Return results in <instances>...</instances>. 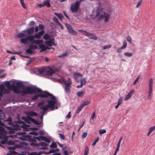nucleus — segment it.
Here are the masks:
<instances>
[{
	"label": "nucleus",
	"mask_w": 155,
	"mask_h": 155,
	"mask_svg": "<svg viewBox=\"0 0 155 155\" xmlns=\"http://www.w3.org/2000/svg\"><path fill=\"white\" fill-rule=\"evenodd\" d=\"M33 36H34V38H35L36 39H39L41 38L40 36V35L38 34V33H37L35 34L34 35H33Z\"/></svg>",
	"instance_id": "40"
},
{
	"label": "nucleus",
	"mask_w": 155,
	"mask_h": 155,
	"mask_svg": "<svg viewBox=\"0 0 155 155\" xmlns=\"http://www.w3.org/2000/svg\"><path fill=\"white\" fill-rule=\"evenodd\" d=\"M123 46L121 47V48H123L124 49L125 48L127 45V43L126 41H124L123 42Z\"/></svg>",
	"instance_id": "51"
},
{
	"label": "nucleus",
	"mask_w": 155,
	"mask_h": 155,
	"mask_svg": "<svg viewBox=\"0 0 155 155\" xmlns=\"http://www.w3.org/2000/svg\"><path fill=\"white\" fill-rule=\"evenodd\" d=\"M44 6L46 5L48 7H49L51 6L49 2L45 1L43 2Z\"/></svg>",
	"instance_id": "35"
},
{
	"label": "nucleus",
	"mask_w": 155,
	"mask_h": 155,
	"mask_svg": "<svg viewBox=\"0 0 155 155\" xmlns=\"http://www.w3.org/2000/svg\"><path fill=\"white\" fill-rule=\"evenodd\" d=\"M43 42V41L41 40H35L34 39L33 44L35 43V44L39 45H40V44L42 43Z\"/></svg>",
	"instance_id": "24"
},
{
	"label": "nucleus",
	"mask_w": 155,
	"mask_h": 155,
	"mask_svg": "<svg viewBox=\"0 0 155 155\" xmlns=\"http://www.w3.org/2000/svg\"><path fill=\"white\" fill-rule=\"evenodd\" d=\"M7 120L8 121V124L9 125H12V119L10 117H9L7 119Z\"/></svg>",
	"instance_id": "49"
},
{
	"label": "nucleus",
	"mask_w": 155,
	"mask_h": 155,
	"mask_svg": "<svg viewBox=\"0 0 155 155\" xmlns=\"http://www.w3.org/2000/svg\"><path fill=\"white\" fill-rule=\"evenodd\" d=\"M40 138L43 141L49 143L51 142L50 140L46 137L44 136H40Z\"/></svg>",
	"instance_id": "22"
},
{
	"label": "nucleus",
	"mask_w": 155,
	"mask_h": 155,
	"mask_svg": "<svg viewBox=\"0 0 155 155\" xmlns=\"http://www.w3.org/2000/svg\"><path fill=\"white\" fill-rule=\"evenodd\" d=\"M89 150V149L88 148V147L87 146H86L85 147V149L84 153V155H87L88 153Z\"/></svg>",
	"instance_id": "44"
},
{
	"label": "nucleus",
	"mask_w": 155,
	"mask_h": 155,
	"mask_svg": "<svg viewBox=\"0 0 155 155\" xmlns=\"http://www.w3.org/2000/svg\"><path fill=\"white\" fill-rule=\"evenodd\" d=\"M39 145L43 147V148H46L48 144L44 142H41L39 143Z\"/></svg>",
	"instance_id": "28"
},
{
	"label": "nucleus",
	"mask_w": 155,
	"mask_h": 155,
	"mask_svg": "<svg viewBox=\"0 0 155 155\" xmlns=\"http://www.w3.org/2000/svg\"><path fill=\"white\" fill-rule=\"evenodd\" d=\"M149 92L148 93V96L147 97L148 99H150L151 98V95L153 91L149 90Z\"/></svg>",
	"instance_id": "46"
},
{
	"label": "nucleus",
	"mask_w": 155,
	"mask_h": 155,
	"mask_svg": "<svg viewBox=\"0 0 155 155\" xmlns=\"http://www.w3.org/2000/svg\"><path fill=\"white\" fill-rule=\"evenodd\" d=\"M72 84V81L71 80L68 78V81L67 83H65V85H67L71 86V85Z\"/></svg>",
	"instance_id": "41"
},
{
	"label": "nucleus",
	"mask_w": 155,
	"mask_h": 155,
	"mask_svg": "<svg viewBox=\"0 0 155 155\" xmlns=\"http://www.w3.org/2000/svg\"><path fill=\"white\" fill-rule=\"evenodd\" d=\"M80 2L78 1L75 2L74 4L71 5L70 9L72 13L78 11Z\"/></svg>",
	"instance_id": "6"
},
{
	"label": "nucleus",
	"mask_w": 155,
	"mask_h": 155,
	"mask_svg": "<svg viewBox=\"0 0 155 155\" xmlns=\"http://www.w3.org/2000/svg\"><path fill=\"white\" fill-rule=\"evenodd\" d=\"M21 4V5L22 6V7H23L24 8H26V7H25V3L24 2V0H19Z\"/></svg>",
	"instance_id": "50"
},
{
	"label": "nucleus",
	"mask_w": 155,
	"mask_h": 155,
	"mask_svg": "<svg viewBox=\"0 0 155 155\" xmlns=\"http://www.w3.org/2000/svg\"><path fill=\"white\" fill-rule=\"evenodd\" d=\"M106 131L105 129H101L99 131V134H102L106 133Z\"/></svg>",
	"instance_id": "47"
},
{
	"label": "nucleus",
	"mask_w": 155,
	"mask_h": 155,
	"mask_svg": "<svg viewBox=\"0 0 155 155\" xmlns=\"http://www.w3.org/2000/svg\"><path fill=\"white\" fill-rule=\"evenodd\" d=\"M16 84L18 88H21L23 86V84L21 82H17L16 83Z\"/></svg>",
	"instance_id": "29"
},
{
	"label": "nucleus",
	"mask_w": 155,
	"mask_h": 155,
	"mask_svg": "<svg viewBox=\"0 0 155 155\" xmlns=\"http://www.w3.org/2000/svg\"><path fill=\"white\" fill-rule=\"evenodd\" d=\"M26 52L28 53L31 54L33 52V51L32 50L31 48H30L29 47V48L26 50Z\"/></svg>",
	"instance_id": "45"
},
{
	"label": "nucleus",
	"mask_w": 155,
	"mask_h": 155,
	"mask_svg": "<svg viewBox=\"0 0 155 155\" xmlns=\"http://www.w3.org/2000/svg\"><path fill=\"white\" fill-rule=\"evenodd\" d=\"M93 14L95 19L99 21H100L104 19V21L105 22H108L109 21L110 15L104 12L102 9L97 8L96 10H94Z\"/></svg>",
	"instance_id": "1"
},
{
	"label": "nucleus",
	"mask_w": 155,
	"mask_h": 155,
	"mask_svg": "<svg viewBox=\"0 0 155 155\" xmlns=\"http://www.w3.org/2000/svg\"><path fill=\"white\" fill-rule=\"evenodd\" d=\"M67 54H68L67 52H66L63 54H61L60 55L58 56V58H62V57H64L67 56Z\"/></svg>",
	"instance_id": "34"
},
{
	"label": "nucleus",
	"mask_w": 155,
	"mask_h": 155,
	"mask_svg": "<svg viewBox=\"0 0 155 155\" xmlns=\"http://www.w3.org/2000/svg\"><path fill=\"white\" fill-rule=\"evenodd\" d=\"M45 103V102L44 101H42L38 103V106L40 107L39 110V111L42 110L43 111H46L48 110V107H47V105L45 106L43 105Z\"/></svg>",
	"instance_id": "8"
},
{
	"label": "nucleus",
	"mask_w": 155,
	"mask_h": 155,
	"mask_svg": "<svg viewBox=\"0 0 155 155\" xmlns=\"http://www.w3.org/2000/svg\"><path fill=\"white\" fill-rule=\"evenodd\" d=\"M25 127V126L24 124L21 125L20 126L17 125L14 127V129L15 130H20L21 129V128L24 129Z\"/></svg>",
	"instance_id": "19"
},
{
	"label": "nucleus",
	"mask_w": 155,
	"mask_h": 155,
	"mask_svg": "<svg viewBox=\"0 0 155 155\" xmlns=\"http://www.w3.org/2000/svg\"><path fill=\"white\" fill-rule=\"evenodd\" d=\"M34 29L35 28L34 27H30L29 29H27L23 31L25 33L27 32L28 34L31 35L32 34L34 33Z\"/></svg>",
	"instance_id": "11"
},
{
	"label": "nucleus",
	"mask_w": 155,
	"mask_h": 155,
	"mask_svg": "<svg viewBox=\"0 0 155 155\" xmlns=\"http://www.w3.org/2000/svg\"><path fill=\"white\" fill-rule=\"evenodd\" d=\"M86 79L84 78H81L80 80V85H78L77 88H81L82 87L83 85L85 84L86 83Z\"/></svg>",
	"instance_id": "14"
},
{
	"label": "nucleus",
	"mask_w": 155,
	"mask_h": 155,
	"mask_svg": "<svg viewBox=\"0 0 155 155\" xmlns=\"http://www.w3.org/2000/svg\"><path fill=\"white\" fill-rule=\"evenodd\" d=\"M83 107L80 105V106L76 110V113L78 114L83 109Z\"/></svg>",
	"instance_id": "42"
},
{
	"label": "nucleus",
	"mask_w": 155,
	"mask_h": 155,
	"mask_svg": "<svg viewBox=\"0 0 155 155\" xmlns=\"http://www.w3.org/2000/svg\"><path fill=\"white\" fill-rule=\"evenodd\" d=\"M124 55L128 57H130L132 56L133 54L132 53L125 52L124 53Z\"/></svg>",
	"instance_id": "39"
},
{
	"label": "nucleus",
	"mask_w": 155,
	"mask_h": 155,
	"mask_svg": "<svg viewBox=\"0 0 155 155\" xmlns=\"http://www.w3.org/2000/svg\"><path fill=\"white\" fill-rule=\"evenodd\" d=\"M50 147L51 148H55L57 147V145L56 143H52V144L50 145Z\"/></svg>",
	"instance_id": "38"
},
{
	"label": "nucleus",
	"mask_w": 155,
	"mask_h": 155,
	"mask_svg": "<svg viewBox=\"0 0 155 155\" xmlns=\"http://www.w3.org/2000/svg\"><path fill=\"white\" fill-rule=\"evenodd\" d=\"M5 87L4 85H0V91L2 92H4V90L5 89Z\"/></svg>",
	"instance_id": "55"
},
{
	"label": "nucleus",
	"mask_w": 155,
	"mask_h": 155,
	"mask_svg": "<svg viewBox=\"0 0 155 155\" xmlns=\"http://www.w3.org/2000/svg\"><path fill=\"white\" fill-rule=\"evenodd\" d=\"M29 115L30 116L33 117L34 116H36L38 115V114L34 112H30L29 113Z\"/></svg>",
	"instance_id": "30"
},
{
	"label": "nucleus",
	"mask_w": 155,
	"mask_h": 155,
	"mask_svg": "<svg viewBox=\"0 0 155 155\" xmlns=\"http://www.w3.org/2000/svg\"><path fill=\"white\" fill-rule=\"evenodd\" d=\"M83 91H78L77 93V95L78 97H81L83 95Z\"/></svg>",
	"instance_id": "33"
},
{
	"label": "nucleus",
	"mask_w": 155,
	"mask_h": 155,
	"mask_svg": "<svg viewBox=\"0 0 155 155\" xmlns=\"http://www.w3.org/2000/svg\"><path fill=\"white\" fill-rule=\"evenodd\" d=\"M54 14L57 16L61 21L63 19L64 16L61 13H58L55 12Z\"/></svg>",
	"instance_id": "18"
},
{
	"label": "nucleus",
	"mask_w": 155,
	"mask_h": 155,
	"mask_svg": "<svg viewBox=\"0 0 155 155\" xmlns=\"http://www.w3.org/2000/svg\"><path fill=\"white\" fill-rule=\"evenodd\" d=\"M44 39L45 40H47L50 39L51 38L50 35L47 33L45 34L43 37Z\"/></svg>",
	"instance_id": "26"
},
{
	"label": "nucleus",
	"mask_w": 155,
	"mask_h": 155,
	"mask_svg": "<svg viewBox=\"0 0 155 155\" xmlns=\"http://www.w3.org/2000/svg\"><path fill=\"white\" fill-rule=\"evenodd\" d=\"M25 34L24 33H20L18 34L17 36L18 38H22L25 37Z\"/></svg>",
	"instance_id": "32"
},
{
	"label": "nucleus",
	"mask_w": 155,
	"mask_h": 155,
	"mask_svg": "<svg viewBox=\"0 0 155 155\" xmlns=\"http://www.w3.org/2000/svg\"><path fill=\"white\" fill-rule=\"evenodd\" d=\"M46 91H43L42 92V93L41 94H37L33 97L31 98V100L33 101H35L38 99V97H40L42 98H46V97L45 95H47V94H46Z\"/></svg>",
	"instance_id": "10"
},
{
	"label": "nucleus",
	"mask_w": 155,
	"mask_h": 155,
	"mask_svg": "<svg viewBox=\"0 0 155 155\" xmlns=\"http://www.w3.org/2000/svg\"><path fill=\"white\" fill-rule=\"evenodd\" d=\"M87 133L86 132H84L83 133L82 135V138H85L87 136Z\"/></svg>",
	"instance_id": "63"
},
{
	"label": "nucleus",
	"mask_w": 155,
	"mask_h": 155,
	"mask_svg": "<svg viewBox=\"0 0 155 155\" xmlns=\"http://www.w3.org/2000/svg\"><path fill=\"white\" fill-rule=\"evenodd\" d=\"M90 103V101H88L84 102L80 105L83 108L84 106L88 105Z\"/></svg>",
	"instance_id": "27"
},
{
	"label": "nucleus",
	"mask_w": 155,
	"mask_h": 155,
	"mask_svg": "<svg viewBox=\"0 0 155 155\" xmlns=\"http://www.w3.org/2000/svg\"><path fill=\"white\" fill-rule=\"evenodd\" d=\"M53 20L57 24L59 22L58 21V19L55 17H54L53 18Z\"/></svg>",
	"instance_id": "56"
},
{
	"label": "nucleus",
	"mask_w": 155,
	"mask_h": 155,
	"mask_svg": "<svg viewBox=\"0 0 155 155\" xmlns=\"http://www.w3.org/2000/svg\"><path fill=\"white\" fill-rule=\"evenodd\" d=\"M6 143L8 145H14L15 143L14 142L11 140L7 141Z\"/></svg>",
	"instance_id": "36"
},
{
	"label": "nucleus",
	"mask_w": 155,
	"mask_h": 155,
	"mask_svg": "<svg viewBox=\"0 0 155 155\" xmlns=\"http://www.w3.org/2000/svg\"><path fill=\"white\" fill-rule=\"evenodd\" d=\"M37 71L40 74H46L47 75H51L54 73V70L51 68L46 69L45 68H41L38 69Z\"/></svg>",
	"instance_id": "4"
},
{
	"label": "nucleus",
	"mask_w": 155,
	"mask_h": 155,
	"mask_svg": "<svg viewBox=\"0 0 155 155\" xmlns=\"http://www.w3.org/2000/svg\"><path fill=\"white\" fill-rule=\"evenodd\" d=\"M0 120H2L5 118V115L4 114L2 113L0 114Z\"/></svg>",
	"instance_id": "43"
},
{
	"label": "nucleus",
	"mask_w": 155,
	"mask_h": 155,
	"mask_svg": "<svg viewBox=\"0 0 155 155\" xmlns=\"http://www.w3.org/2000/svg\"><path fill=\"white\" fill-rule=\"evenodd\" d=\"M65 25L66 27L68 32L73 35H76L77 34V32L74 31L71 27V25L68 23H65Z\"/></svg>",
	"instance_id": "9"
},
{
	"label": "nucleus",
	"mask_w": 155,
	"mask_h": 155,
	"mask_svg": "<svg viewBox=\"0 0 155 155\" xmlns=\"http://www.w3.org/2000/svg\"><path fill=\"white\" fill-rule=\"evenodd\" d=\"M95 111H94L92 114L91 117V119L92 120H93L95 117Z\"/></svg>",
	"instance_id": "52"
},
{
	"label": "nucleus",
	"mask_w": 155,
	"mask_h": 155,
	"mask_svg": "<svg viewBox=\"0 0 155 155\" xmlns=\"http://www.w3.org/2000/svg\"><path fill=\"white\" fill-rule=\"evenodd\" d=\"M148 86H149L148 90L153 91V80L151 78H150L149 80Z\"/></svg>",
	"instance_id": "15"
},
{
	"label": "nucleus",
	"mask_w": 155,
	"mask_h": 155,
	"mask_svg": "<svg viewBox=\"0 0 155 155\" xmlns=\"http://www.w3.org/2000/svg\"><path fill=\"white\" fill-rule=\"evenodd\" d=\"M34 36L33 35H30L27 36L25 38H22L21 39V41L22 44H27L28 42L33 44L34 40Z\"/></svg>",
	"instance_id": "5"
},
{
	"label": "nucleus",
	"mask_w": 155,
	"mask_h": 155,
	"mask_svg": "<svg viewBox=\"0 0 155 155\" xmlns=\"http://www.w3.org/2000/svg\"><path fill=\"white\" fill-rule=\"evenodd\" d=\"M80 31H83L82 33L85 36L87 37L90 38L94 40H96L97 39V36L94 35V34L91 33L89 32H88L86 31H84L83 30H80Z\"/></svg>",
	"instance_id": "7"
},
{
	"label": "nucleus",
	"mask_w": 155,
	"mask_h": 155,
	"mask_svg": "<svg viewBox=\"0 0 155 155\" xmlns=\"http://www.w3.org/2000/svg\"><path fill=\"white\" fill-rule=\"evenodd\" d=\"M57 76L60 77V78L56 79V81H57L58 82L60 83L66 82V81L62 77L58 75H57Z\"/></svg>",
	"instance_id": "21"
},
{
	"label": "nucleus",
	"mask_w": 155,
	"mask_h": 155,
	"mask_svg": "<svg viewBox=\"0 0 155 155\" xmlns=\"http://www.w3.org/2000/svg\"><path fill=\"white\" fill-rule=\"evenodd\" d=\"M8 148L9 150H10L9 152L7 153V155H12V154H15V152L14 150L15 148L14 147H8Z\"/></svg>",
	"instance_id": "13"
},
{
	"label": "nucleus",
	"mask_w": 155,
	"mask_h": 155,
	"mask_svg": "<svg viewBox=\"0 0 155 155\" xmlns=\"http://www.w3.org/2000/svg\"><path fill=\"white\" fill-rule=\"evenodd\" d=\"M0 139H4V140H2L0 142V146L2 147L1 144L4 145L6 142L8 138L7 137H5L4 135H2L0 134Z\"/></svg>",
	"instance_id": "12"
},
{
	"label": "nucleus",
	"mask_w": 155,
	"mask_h": 155,
	"mask_svg": "<svg viewBox=\"0 0 155 155\" xmlns=\"http://www.w3.org/2000/svg\"><path fill=\"white\" fill-rule=\"evenodd\" d=\"M111 47V45H105L103 47L104 49H106L107 48H109Z\"/></svg>",
	"instance_id": "60"
},
{
	"label": "nucleus",
	"mask_w": 155,
	"mask_h": 155,
	"mask_svg": "<svg viewBox=\"0 0 155 155\" xmlns=\"http://www.w3.org/2000/svg\"><path fill=\"white\" fill-rule=\"evenodd\" d=\"M39 48L40 49H41V51H44L47 50L48 48L45 46L44 44H40L39 45Z\"/></svg>",
	"instance_id": "16"
},
{
	"label": "nucleus",
	"mask_w": 155,
	"mask_h": 155,
	"mask_svg": "<svg viewBox=\"0 0 155 155\" xmlns=\"http://www.w3.org/2000/svg\"><path fill=\"white\" fill-rule=\"evenodd\" d=\"M120 147L117 146L116 149L114 152V154L113 155H116L117 152L119 151V149Z\"/></svg>",
	"instance_id": "59"
},
{
	"label": "nucleus",
	"mask_w": 155,
	"mask_h": 155,
	"mask_svg": "<svg viewBox=\"0 0 155 155\" xmlns=\"http://www.w3.org/2000/svg\"><path fill=\"white\" fill-rule=\"evenodd\" d=\"M122 99L121 98H120L118 100L117 104H118V105H120L122 104Z\"/></svg>",
	"instance_id": "58"
},
{
	"label": "nucleus",
	"mask_w": 155,
	"mask_h": 155,
	"mask_svg": "<svg viewBox=\"0 0 155 155\" xmlns=\"http://www.w3.org/2000/svg\"><path fill=\"white\" fill-rule=\"evenodd\" d=\"M127 41L129 43H130L132 41V39L130 36L128 35L127 37Z\"/></svg>",
	"instance_id": "53"
},
{
	"label": "nucleus",
	"mask_w": 155,
	"mask_h": 155,
	"mask_svg": "<svg viewBox=\"0 0 155 155\" xmlns=\"http://www.w3.org/2000/svg\"><path fill=\"white\" fill-rule=\"evenodd\" d=\"M99 140V137H97L94 141V142L92 144V146H94L95 145L96 143L98 142Z\"/></svg>",
	"instance_id": "37"
},
{
	"label": "nucleus",
	"mask_w": 155,
	"mask_h": 155,
	"mask_svg": "<svg viewBox=\"0 0 155 155\" xmlns=\"http://www.w3.org/2000/svg\"><path fill=\"white\" fill-rule=\"evenodd\" d=\"M46 97H50L51 100H48L47 102L48 104H47V107L48 108H50L51 110H53L54 109V105L55 104H57L58 103V101L56 98L53 94H51L48 91H46Z\"/></svg>",
	"instance_id": "2"
},
{
	"label": "nucleus",
	"mask_w": 155,
	"mask_h": 155,
	"mask_svg": "<svg viewBox=\"0 0 155 155\" xmlns=\"http://www.w3.org/2000/svg\"><path fill=\"white\" fill-rule=\"evenodd\" d=\"M155 129V125L154 126L151 127L149 129V131L151 132H152V131H153Z\"/></svg>",
	"instance_id": "57"
},
{
	"label": "nucleus",
	"mask_w": 155,
	"mask_h": 155,
	"mask_svg": "<svg viewBox=\"0 0 155 155\" xmlns=\"http://www.w3.org/2000/svg\"><path fill=\"white\" fill-rule=\"evenodd\" d=\"M31 154L32 155H41V153H37L35 152H32L31 153Z\"/></svg>",
	"instance_id": "62"
},
{
	"label": "nucleus",
	"mask_w": 155,
	"mask_h": 155,
	"mask_svg": "<svg viewBox=\"0 0 155 155\" xmlns=\"http://www.w3.org/2000/svg\"><path fill=\"white\" fill-rule=\"evenodd\" d=\"M45 31L44 30H42L41 31H39L38 33L39 35H40V36L41 37L44 33Z\"/></svg>",
	"instance_id": "61"
},
{
	"label": "nucleus",
	"mask_w": 155,
	"mask_h": 155,
	"mask_svg": "<svg viewBox=\"0 0 155 155\" xmlns=\"http://www.w3.org/2000/svg\"><path fill=\"white\" fill-rule=\"evenodd\" d=\"M19 88H18L16 87L13 90H12L14 93L18 94H19L21 92V91L19 90Z\"/></svg>",
	"instance_id": "23"
},
{
	"label": "nucleus",
	"mask_w": 155,
	"mask_h": 155,
	"mask_svg": "<svg viewBox=\"0 0 155 155\" xmlns=\"http://www.w3.org/2000/svg\"><path fill=\"white\" fill-rule=\"evenodd\" d=\"M143 0H140V1L137 4L136 7L137 8L142 3V1Z\"/></svg>",
	"instance_id": "64"
},
{
	"label": "nucleus",
	"mask_w": 155,
	"mask_h": 155,
	"mask_svg": "<svg viewBox=\"0 0 155 155\" xmlns=\"http://www.w3.org/2000/svg\"><path fill=\"white\" fill-rule=\"evenodd\" d=\"M71 87V86L67 85H65V86L64 87L65 91L68 93H69L70 92V88Z\"/></svg>",
	"instance_id": "25"
},
{
	"label": "nucleus",
	"mask_w": 155,
	"mask_h": 155,
	"mask_svg": "<svg viewBox=\"0 0 155 155\" xmlns=\"http://www.w3.org/2000/svg\"><path fill=\"white\" fill-rule=\"evenodd\" d=\"M37 46L35 45H31L29 46L30 48H31L32 49H37Z\"/></svg>",
	"instance_id": "48"
},
{
	"label": "nucleus",
	"mask_w": 155,
	"mask_h": 155,
	"mask_svg": "<svg viewBox=\"0 0 155 155\" xmlns=\"http://www.w3.org/2000/svg\"><path fill=\"white\" fill-rule=\"evenodd\" d=\"M59 135L60 136V138L62 139L63 140H65V136L64 134H59Z\"/></svg>",
	"instance_id": "54"
},
{
	"label": "nucleus",
	"mask_w": 155,
	"mask_h": 155,
	"mask_svg": "<svg viewBox=\"0 0 155 155\" xmlns=\"http://www.w3.org/2000/svg\"><path fill=\"white\" fill-rule=\"evenodd\" d=\"M134 92V90H132L124 98V99L125 100H127L129 98H130V97H131V96L132 95V94Z\"/></svg>",
	"instance_id": "20"
},
{
	"label": "nucleus",
	"mask_w": 155,
	"mask_h": 155,
	"mask_svg": "<svg viewBox=\"0 0 155 155\" xmlns=\"http://www.w3.org/2000/svg\"><path fill=\"white\" fill-rule=\"evenodd\" d=\"M5 86L10 90H12V89L11 88V84H10L9 81L6 83Z\"/></svg>",
	"instance_id": "31"
},
{
	"label": "nucleus",
	"mask_w": 155,
	"mask_h": 155,
	"mask_svg": "<svg viewBox=\"0 0 155 155\" xmlns=\"http://www.w3.org/2000/svg\"><path fill=\"white\" fill-rule=\"evenodd\" d=\"M42 91V90L39 88L27 86L25 87L23 90L21 94L22 95L28 94H31L33 93L36 94L37 93H41Z\"/></svg>",
	"instance_id": "3"
},
{
	"label": "nucleus",
	"mask_w": 155,
	"mask_h": 155,
	"mask_svg": "<svg viewBox=\"0 0 155 155\" xmlns=\"http://www.w3.org/2000/svg\"><path fill=\"white\" fill-rule=\"evenodd\" d=\"M45 43L46 45L50 47L55 45L54 43L52 42V39H50L49 41H46L45 42Z\"/></svg>",
	"instance_id": "17"
}]
</instances>
